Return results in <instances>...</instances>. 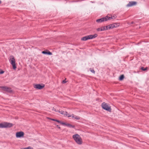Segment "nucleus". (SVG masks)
Wrapping results in <instances>:
<instances>
[{
    "label": "nucleus",
    "mask_w": 149,
    "mask_h": 149,
    "mask_svg": "<svg viewBox=\"0 0 149 149\" xmlns=\"http://www.w3.org/2000/svg\"><path fill=\"white\" fill-rule=\"evenodd\" d=\"M72 137L75 142L78 144H81L82 143V139L80 136L77 134L74 135Z\"/></svg>",
    "instance_id": "1"
},
{
    "label": "nucleus",
    "mask_w": 149,
    "mask_h": 149,
    "mask_svg": "<svg viewBox=\"0 0 149 149\" xmlns=\"http://www.w3.org/2000/svg\"><path fill=\"white\" fill-rule=\"evenodd\" d=\"M9 62L12 65L13 68L15 70L17 68L15 64V60L13 56H11L10 57Z\"/></svg>",
    "instance_id": "2"
},
{
    "label": "nucleus",
    "mask_w": 149,
    "mask_h": 149,
    "mask_svg": "<svg viewBox=\"0 0 149 149\" xmlns=\"http://www.w3.org/2000/svg\"><path fill=\"white\" fill-rule=\"evenodd\" d=\"M97 36V34H95L94 35H90L83 37L81 39L82 40L86 41L88 40L91 39L95 38Z\"/></svg>",
    "instance_id": "3"
},
{
    "label": "nucleus",
    "mask_w": 149,
    "mask_h": 149,
    "mask_svg": "<svg viewBox=\"0 0 149 149\" xmlns=\"http://www.w3.org/2000/svg\"><path fill=\"white\" fill-rule=\"evenodd\" d=\"M13 125L10 123L5 122L0 124V128H7L12 127Z\"/></svg>",
    "instance_id": "4"
},
{
    "label": "nucleus",
    "mask_w": 149,
    "mask_h": 149,
    "mask_svg": "<svg viewBox=\"0 0 149 149\" xmlns=\"http://www.w3.org/2000/svg\"><path fill=\"white\" fill-rule=\"evenodd\" d=\"M102 108L107 111L110 112L111 111V107L107 104L103 102L102 104Z\"/></svg>",
    "instance_id": "5"
},
{
    "label": "nucleus",
    "mask_w": 149,
    "mask_h": 149,
    "mask_svg": "<svg viewBox=\"0 0 149 149\" xmlns=\"http://www.w3.org/2000/svg\"><path fill=\"white\" fill-rule=\"evenodd\" d=\"M107 18L108 15L106 16L105 17H103L99 19H97L96 20V21L97 23H101L104 21H106L108 20Z\"/></svg>",
    "instance_id": "6"
},
{
    "label": "nucleus",
    "mask_w": 149,
    "mask_h": 149,
    "mask_svg": "<svg viewBox=\"0 0 149 149\" xmlns=\"http://www.w3.org/2000/svg\"><path fill=\"white\" fill-rule=\"evenodd\" d=\"M45 86V85L42 84L41 85L39 84H37L34 85V88H35L41 89L43 88Z\"/></svg>",
    "instance_id": "7"
},
{
    "label": "nucleus",
    "mask_w": 149,
    "mask_h": 149,
    "mask_svg": "<svg viewBox=\"0 0 149 149\" xmlns=\"http://www.w3.org/2000/svg\"><path fill=\"white\" fill-rule=\"evenodd\" d=\"M2 90L5 91H7L8 92H10L12 91L11 88L7 86H1L0 87Z\"/></svg>",
    "instance_id": "8"
},
{
    "label": "nucleus",
    "mask_w": 149,
    "mask_h": 149,
    "mask_svg": "<svg viewBox=\"0 0 149 149\" xmlns=\"http://www.w3.org/2000/svg\"><path fill=\"white\" fill-rule=\"evenodd\" d=\"M24 134V133L22 132H18L16 133V136L17 138H21L23 137Z\"/></svg>",
    "instance_id": "9"
},
{
    "label": "nucleus",
    "mask_w": 149,
    "mask_h": 149,
    "mask_svg": "<svg viewBox=\"0 0 149 149\" xmlns=\"http://www.w3.org/2000/svg\"><path fill=\"white\" fill-rule=\"evenodd\" d=\"M58 111V112H59L61 114L64 115H66V116H67L68 117H70L71 116L69 115V114L66 111Z\"/></svg>",
    "instance_id": "10"
},
{
    "label": "nucleus",
    "mask_w": 149,
    "mask_h": 149,
    "mask_svg": "<svg viewBox=\"0 0 149 149\" xmlns=\"http://www.w3.org/2000/svg\"><path fill=\"white\" fill-rule=\"evenodd\" d=\"M136 2L135 1H130L127 5L126 6L127 7H131L136 4Z\"/></svg>",
    "instance_id": "11"
},
{
    "label": "nucleus",
    "mask_w": 149,
    "mask_h": 149,
    "mask_svg": "<svg viewBox=\"0 0 149 149\" xmlns=\"http://www.w3.org/2000/svg\"><path fill=\"white\" fill-rule=\"evenodd\" d=\"M116 17V16L115 15H114L113 16H111V17H109L108 16V20H110L111 19H114Z\"/></svg>",
    "instance_id": "12"
},
{
    "label": "nucleus",
    "mask_w": 149,
    "mask_h": 149,
    "mask_svg": "<svg viewBox=\"0 0 149 149\" xmlns=\"http://www.w3.org/2000/svg\"><path fill=\"white\" fill-rule=\"evenodd\" d=\"M71 117H72L73 118H74V119L76 120H79L80 118L79 117L74 115V114H72Z\"/></svg>",
    "instance_id": "13"
},
{
    "label": "nucleus",
    "mask_w": 149,
    "mask_h": 149,
    "mask_svg": "<svg viewBox=\"0 0 149 149\" xmlns=\"http://www.w3.org/2000/svg\"><path fill=\"white\" fill-rule=\"evenodd\" d=\"M42 53L43 54H47L49 55H51L52 54V53L51 52H46L45 51H43L42 52Z\"/></svg>",
    "instance_id": "14"
},
{
    "label": "nucleus",
    "mask_w": 149,
    "mask_h": 149,
    "mask_svg": "<svg viewBox=\"0 0 149 149\" xmlns=\"http://www.w3.org/2000/svg\"><path fill=\"white\" fill-rule=\"evenodd\" d=\"M64 125H65L66 126L68 127H72V128H74L75 126L73 125H72L70 124H65Z\"/></svg>",
    "instance_id": "15"
},
{
    "label": "nucleus",
    "mask_w": 149,
    "mask_h": 149,
    "mask_svg": "<svg viewBox=\"0 0 149 149\" xmlns=\"http://www.w3.org/2000/svg\"><path fill=\"white\" fill-rule=\"evenodd\" d=\"M107 29H109L113 28V27L112 26V24L107 26Z\"/></svg>",
    "instance_id": "16"
},
{
    "label": "nucleus",
    "mask_w": 149,
    "mask_h": 149,
    "mask_svg": "<svg viewBox=\"0 0 149 149\" xmlns=\"http://www.w3.org/2000/svg\"><path fill=\"white\" fill-rule=\"evenodd\" d=\"M101 28L102 31H103L107 30V26L102 27H101Z\"/></svg>",
    "instance_id": "17"
},
{
    "label": "nucleus",
    "mask_w": 149,
    "mask_h": 149,
    "mask_svg": "<svg viewBox=\"0 0 149 149\" xmlns=\"http://www.w3.org/2000/svg\"><path fill=\"white\" fill-rule=\"evenodd\" d=\"M124 78V75L123 74L121 75L119 77V79L120 80H122Z\"/></svg>",
    "instance_id": "18"
},
{
    "label": "nucleus",
    "mask_w": 149,
    "mask_h": 149,
    "mask_svg": "<svg viewBox=\"0 0 149 149\" xmlns=\"http://www.w3.org/2000/svg\"><path fill=\"white\" fill-rule=\"evenodd\" d=\"M57 122L58 123H60L61 124L63 125H64L65 124V123H63V122H62L61 121H60L59 120H57Z\"/></svg>",
    "instance_id": "19"
},
{
    "label": "nucleus",
    "mask_w": 149,
    "mask_h": 149,
    "mask_svg": "<svg viewBox=\"0 0 149 149\" xmlns=\"http://www.w3.org/2000/svg\"><path fill=\"white\" fill-rule=\"evenodd\" d=\"M112 26L113 27V28L117 27L118 25L117 24H112Z\"/></svg>",
    "instance_id": "20"
},
{
    "label": "nucleus",
    "mask_w": 149,
    "mask_h": 149,
    "mask_svg": "<svg viewBox=\"0 0 149 149\" xmlns=\"http://www.w3.org/2000/svg\"><path fill=\"white\" fill-rule=\"evenodd\" d=\"M147 67H146L145 68H144L143 67H141V69L142 70H143V71H145L147 69Z\"/></svg>",
    "instance_id": "21"
},
{
    "label": "nucleus",
    "mask_w": 149,
    "mask_h": 149,
    "mask_svg": "<svg viewBox=\"0 0 149 149\" xmlns=\"http://www.w3.org/2000/svg\"><path fill=\"white\" fill-rule=\"evenodd\" d=\"M21 149H33V148L29 146L27 148H21Z\"/></svg>",
    "instance_id": "22"
},
{
    "label": "nucleus",
    "mask_w": 149,
    "mask_h": 149,
    "mask_svg": "<svg viewBox=\"0 0 149 149\" xmlns=\"http://www.w3.org/2000/svg\"><path fill=\"white\" fill-rule=\"evenodd\" d=\"M97 31H102V30L101 28H98L97 29Z\"/></svg>",
    "instance_id": "23"
},
{
    "label": "nucleus",
    "mask_w": 149,
    "mask_h": 149,
    "mask_svg": "<svg viewBox=\"0 0 149 149\" xmlns=\"http://www.w3.org/2000/svg\"><path fill=\"white\" fill-rule=\"evenodd\" d=\"M90 71L93 73H95V71L93 70H91Z\"/></svg>",
    "instance_id": "24"
},
{
    "label": "nucleus",
    "mask_w": 149,
    "mask_h": 149,
    "mask_svg": "<svg viewBox=\"0 0 149 149\" xmlns=\"http://www.w3.org/2000/svg\"><path fill=\"white\" fill-rule=\"evenodd\" d=\"M66 79H65L64 80H63L62 81V82L63 83H65L67 82V81H66Z\"/></svg>",
    "instance_id": "25"
},
{
    "label": "nucleus",
    "mask_w": 149,
    "mask_h": 149,
    "mask_svg": "<svg viewBox=\"0 0 149 149\" xmlns=\"http://www.w3.org/2000/svg\"><path fill=\"white\" fill-rule=\"evenodd\" d=\"M4 72L3 71H1L0 72V74H3Z\"/></svg>",
    "instance_id": "26"
},
{
    "label": "nucleus",
    "mask_w": 149,
    "mask_h": 149,
    "mask_svg": "<svg viewBox=\"0 0 149 149\" xmlns=\"http://www.w3.org/2000/svg\"><path fill=\"white\" fill-rule=\"evenodd\" d=\"M49 119L52 120H53V121H54L55 120V119H52V118H49Z\"/></svg>",
    "instance_id": "27"
},
{
    "label": "nucleus",
    "mask_w": 149,
    "mask_h": 149,
    "mask_svg": "<svg viewBox=\"0 0 149 149\" xmlns=\"http://www.w3.org/2000/svg\"><path fill=\"white\" fill-rule=\"evenodd\" d=\"M56 126L58 128L60 129V127L59 126H58V125H56Z\"/></svg>",
    "instance_id": "28"
},
{
    "label": "nucleus",
    "mask_w": 149,
    "mask_h": 149,
    "mask_svg": "<svg viewBox=\"0 0 149 149\" xmlns=\"http://www.w3.org/2000/svg\"><path fill=\"white\" fill-rule=\"evenodd\" d=\"M57 120H57L55 119V121H56L57 122Z\"/></svg>",
    "instance_id": "29"
},
{
    "label": "nucleus",
    "mask_w": 149,
    "mask_h": 149,
    "mask_svg": "<svg viewBox=\"0 0 149 149\" xmlns=\"http://www.w3.org/2000/svg\"><path fill=\"white\" fill-rule=\"evenodd\" d=\"M57 120H57L55 119V121H56L57 122Z\"/></svg>",
    "instance_id": "30"
},
{
    "label": "nucleus",
    "mask_w": 149,
    "mask_h": 149,
    "mask_svg": "<svg viewBox=\"0 0 149 149\" xmlns=\"http://www.w3.org/2000/svg\"><path fill=\"white\" fill-rule=\"evenodd\" d=\"M1 0H0V4L1 3Z\"/></svg>",
    "instance_id": "31"
}]
</instances>
